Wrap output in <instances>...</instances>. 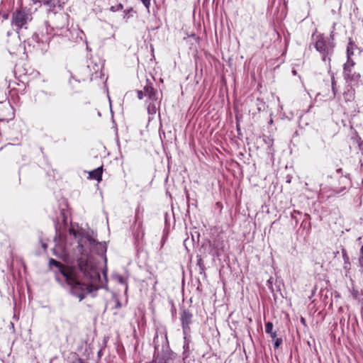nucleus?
<instances>
[{
  "instance_id": "1",
  "label": "nucleus",
  "mask_w": 363,
  "mask_h": 363,
  "mask_svg": "<svg viewBox=\"0 0 363 363\" xmlns=\"http://www.w3.org/2000/svg\"><path fill=\"white\" fill-rule=\"evenodd\" d=\"M61 216L65 229L61 230L57 225L55 226L54 254L61 257L68 256L72 243H68L67 236L75 240L77 247L73 250L75 254L81 255L77 260L79 270L87 283L79 280V276L76 269L65 266L52 258L50 259L49 264L50 267L54 266L58 269L59 272L69 286L71 294L82 301L86 294L103 287L104 281L100 275V270L96 262L89 255V251L96 250L98 254L103 255L106 251V243L99 242L90 235L89 232H85L82 229L75 230L73 228H68V235H66L67 222L65 212H61Z\"/></svg>"
},
{
  "instance_id": "2",
  "label": "nucleus",
  "mask_w": 363,
  "mask_h": 363,
  "mask_svg": "<svg viewBox=\"0 0 363 363\" xmlns=\"http://www.w3.org/2000/svg\"><path fill=\"white\" fill-rule=\"evenodd\" d=\"M174 354L171 351L169 342H161L155 345V352L152 360L145 363H174Z\"/></svg>"
},
{
  "instance_id": "3",
  "label": "nucleus",
  "mask_w": 363,
  "mask_h": 363,
  "mask_svg": "<svg viewBox=\"0 0 363 363\" xmlns=\"http://www.w3.org/2000/svg\"><path fill=\"white\" fill-rule=\"evenodd\" d=\"M334 48L333 34L329 37H324L322 34L315 35V48L322 55L324 62L330 61V56L333 52Z\"/></svg>"
},
{
  "instance_id": "4",
  "label": "nucleus",
  "mask_w": 363,
  "mask_h": 363,
  "mask_svg": "<svg viewBox=\"0 0 363 363\" xmlns=\"http://www.w3.org/2000/svg\"><path fill=\"white\" fill-rule=\"evenodd\" d=\"M31 20L30 13L24 10H16L12 14L11 25L16 30L26 29L28 22Z\"/></svg>"
},
{
  "instance_id": "5",
  "label": "nucleus",
  "mask_w": 363,
  "mask_h": 363,
  "mask_svg": "<svg viewBox=\"0 0 363 363\" xmlns=\"http://www.w3.org/2000/svg\"><path fill=\"white\" fill-rule=\"evenodd\" d=\"M354 65L355 63L353 60H349L343 66L344 79L347 82H350L351 84L357 83L360 78V74L354 71Z\"/></svg>"
},
{
  "instance_id": "6",
  "label": "nucleus",
  "mask_w": 363,
  "mask_h": 363,
  "mask_svg": "<svg viewBox=\"0 0 363 363\" xmlns=\"http://www.w3.org/2000/svg\"><path fill=\"white\" fill-rule=\"evenodd\" d=\"M180 320L182 325L183 332L185 335L184 339H186V335L190 331V325L193 322V314L187 309H184L181 312Z\"/></svg>"
},
{
  "instance_id": "7",
  "label": "nucleus",
  "mask_w": 363,
  "mask_h": 363,
  "mask_svg": "<svg viewBox=\"0 0 363 363\" xmlns=\"http://www.w3.org/2000/svg\"><path fill=\"white\" fill-rule=\"evenodd\" d=\"M27 43L28 46H33L34 48L42 51L46 50L48 47V40H44L43 36L40 37L38 33H34L33 36L28 40Z\"/></svg>"
},
{
  "instance_id": "8",
  "label": "nucleus",
  "mask_w": 363,
  "mask_h": 363,
  "mask_svg": "<svg viewBox=\"0 0 363 363\" xmlns=\"http://www.w3.org/2000/svg\"><path fill=\"white\" fill-rule=\"evenodd\" d=\"M142 216H143V213L140 212V206H138L137 208V209L135 210V222L136 224H138L137 230L134 233L135 236L136 238H139L140 233H141L142 237L144 235V232L143 230V225H142Z\"/></svg>"
},
{
  "instance_id": "9",
  "label": "nucleus",
  "mask_w": 363,
  "mask_h": 363,
  "mask_svg": "<svg viewBox=\"0 0 363 363\" xmlns=\"http://www.w3.org/2000/svg\"><path fill=\"white\" fill-rule=\"evenodd\" d=\"M145 96L147 98L149 102H155L160 101L157 96V91L150 85H146L144 87Z\"/></svg>"
},
{
  "instance_id": "10",
  "label": "nucleus",
  "mask_w": 363,
  "mask_h": 363,
  "mask_svg": "<svg viewBox=\"0 0 363 363\" xmlns=\"http://www.w3.org/2000/svg\"><path fill=\"white\" fill-rule=\"evenodd\" d=\"M160 106V101L155 102H149L147 105V113L149 115V121L154 119L157 114V110Z\"/></svg>"
},
{
  "instance_id": "11",
  "label": "nucleus",
  "mask_w": 363,
  "mask_h": 363,
  "mask_svg": "<svg viewBox=\"0 0 363 363\" xmlns=\"http://www.w3.org/2000/svg\"><path fill=\"white\" fill-rule=\"evenodd\" d=\"M38 1L43 4V5L48 6L49 12H53L55 13H57V11L55 9L57 6H58V7H61V6L58 4V0H38Z\"/></svg>"
},
{
  "instance_id": "12",
  "label": "nucleus",
  "mask_w": 363,
  "mask_h": 363,
  "mask_svg": "<svg viewBox=\"0 0 363 363\" xmlns=\"http://www.w3.org/2000/svg\"><path fill=\"white\" fill-rule=\"evenodd\" d=\"M355 91L352 85H347L343 92V98L346 102L352 101L354 99Z\"/></svg>"
},
{
  "instance_id": "13",
  "label": "nucleus",
  "mask_w": 363,
  "mask_h": 363,
  "mask_svg": "<svg viewBox=\"0 0 363 363\" xmlns=\"http://www.w3.org/2000/svg\"><path fill=\"white\" fill-rule=\"evenodd\" d=\"M89 177L91 179H96L97 181H101L102 177V169L101 167H99L91 172H89Z\"/></svg>"
},
{
  "instance_id": "14",
  "label": "nucleus",
  "mask_w": 363,
  "mask_h": 363,
  "mask_svg": "<svg viewBox=\"0 0 363 363\" xmlns=\"http://www.w3.org/2000/svg\"><path fill=\"white\" fill-rule=\"evenodd\" d=\"M69 363H87L79 358L76 353L71 354V356L69 357Z\"/></svg>"
},
{
  "instance_id": "15",
  "label": "nucleus",
  "mask_w": 363,
  "mask_h": 363,
  "mask_svg": "<svg viewBox=\"0 0 363 363\" xmlns=\"http://www.w3.org/2000/svg\"><path fill=\"white\" fill-rule=\"evenodd\" d=\"M273 328V324L270 322L267 323L265 325V332L270 334L271 337L274 339L276 337V333L272 332Z\"/></svg>"
},
{
  "instance_id": "16",
  "label": "nucleus",
  "mask_w": 363,
  "mask_h": 363,
  "mask_svg": "<svg viewBox=\"0 0 363 363\" xmlns=\"http://www.w3.org/2000/svg\"><path fill=\"white\" fill-rule=\"evenodd\" d=\"M331 86H332L333 95V97H335L337 92V82L335 79L333 74L331 76Z\"/></svg>"
},
{
  "instance_id": "17",
  "label": "nucleus",
  "mask_w": 363,
  "mask_h": 363,
  "mask_svg": "<svg viewBox=\"0 0 363 363\" xmlns=\"http://www.w3.org/2000/svg\"><path fill=\"white\" fill-rule=\"evenodd\" d=\"M352 46H353V45L352 43H350L349 45L347 46V61L352 60L351 59V56L353 55Z\"/></svg>"
},
{
  "instance_id": "18",
  "label": "nucleus",
  "mask_w": 363,
  "mask_h": 363,
  "mask_svg": "<svg viewBox=\"0 0 363 363\" xmlns=\"http://www.w3.org/2000/svg\"><path fill=\"white\" fill-rule=\"evenodd\" d=\"M123 9V4H118L116 6H111L110 8V10L112 11V12H116V11H121Z\"/></svg>"
},
{
  "instance_id": "19",
  "label": "nucleus",
  "mask_w": 363,
  "mask_h": 363,
  "mask_svg": "<svg viewBox=\"0 0 363 363\" xmlns=\"http://www.w3.org/2000/svg\"><path fill=\"white\" fill-rule=\"evenodd\" d=\"M340 183L342 184H345V185H347V184H350V181H349V179L347 177L342 176L340 178Z\"/></svg>"
},
{
  "instance_id": "20",
  "label": "nucleus",
  "mask_w": 363,
  "mask_h": 363,
  "mask_svg": "<svg viewBox=\"0 0 363 363\" xmlns=\"http://www.w3.org/2000/svg\"><path fill=\"white\" fill-rule=\"evenodd\" d=\"M342 257H343V259H344V261H345V264H350V262H349V257L347 255V252L345 250L342 249Z\"/></svg>"
},
{
  "instance_id": "21",
  "label": "nucleus",
  "mask_w": 363,
  "mask_h": 363,
  "mask_svg": "<svg viewBox=\"0 0 363 363\" xmlns=\"http://www.w3.org/2000/svg\"><path fill=\"white\" fill-rule=\"evenodd\" d=\"M359 264L361 267H363V245L360 249V257L359 259Z\"/></svg>"
},
{
  "instance_id": "22",
  "label": "nucleus",
  "mask_w": 363,
  "mask_h": 363,
  "mask_svg": "<svg viewBox=\"0 0 363 363\" xmlns=\"http://www.w3.org/2000/svg\"><path fill=\"white\" fill-rule=\"evenodd\" d=\"M141 1L143 2V4L145 6V8L149 11V8H150V0H141Z\"/></svg>"
},
{
  "instance_id": "23",
  "label": "nucleus",
  "mask_w": 363,
  "mask_h": 363,
  "mask_svg": "<svg viewBox=\"0 0 363 363\" xmlns=\"http://www.w3.org/2000/svg\"><path fill=\"white\" fill-rule=\"evenodd\" d=\"M145 96V92L143 91H138V97L139 99H143Z\"/></svg>"
},
{
  "instance_id": "24",
  "label": "nucleus",
  "mask_w": 363,
  "mask_h": 363,
  "mask_svg": "<svg viewBox=\"0 0 363 363\" xmlns=\"http://www.w3.org/2000/svg\"><path fill=\"white\" fill-rule=\"evenodd\" d=\"M116 308H121V302H120L118 300H116Z\"/></svg>"
},
{
  "instance_id": "25",
  "label": "nucleus",
  "mask_w": 363,
  "mask_h": 363,
  "mask_svg": "<svg viewBox=\"0 0 363 363\" xmlns=\"http://www.w3.org/2000/svg\"><path fill=\"white\" fill-rule=\"evenodd\" d=\"M281 342H274V348H278L280 345H281Z\"/></svg>"
},
{
  "instance_id": "26",
  "label": "nucleus",
  "mask_w": 363,
  "mask_h": 363,
  "mask_svg": "<svg viewBox=\"0 0 363 363\" xmlns=\"http://www.w3.org/2000/svg\"><path fill=\"white\" fill-rule=\"evenodd\" d=\"M42 247L44 249V250H47V247H48V245L45 242H42Z\"/></svg>"
},
{
  "instance_id": "27",
  "label": "nucleus",
  "mask_w": 363,
  "mask_h": 363,
  "mask_svg": "<svg viewBox=\"0 0 363 363\" xmlns=\"http://www.w3.org/2000/svg\"><path fill=\"white\" fill-rule=\"evenodd\" d=\"M2 17L4 18V19H8L9 18V14L8 13H4L2 15Z\"/></svg>"
},
{
  "instance_id": "28",
  "label": "nucleus",
  "mask_w": 363,
  "mask_h": 363,
  "mask_svg": "<svg viewBox=\"0 0 363 363\" xmlns=\"http://www.w3.org/2000/svg\"><path fill=\"white\" fill-rule=\"evenodd\" d=\"M118 281L121 284H123L124 283V280H123V278L122 277H119L118 278Z\"/></svg>"
},
{
  "instance_id": "29",
  "label": "nucleus",
  "mask_w": 363,
  "mask_h": 363,
  "mask_svg": "<svg viewBox=\"0 0 363 363\" xmlns=\"http://www.w3.org/2000/svg\"><path fill=\"white\" fill-rule=\"evenodd\" d=\"M74 79L73 77L71 76L70 79H69V83L70 85H72V80Z\"/></svg>"
},
{
  "instance_id": "30",
  "label": "nucleus",
  "mask_w": 363,
  "mask_h": 363,
  "mask_svg": "<svg viewBox=\"0 0 363 363\" xmlns=\"http://www.w3.org/2000/svg\"><path fill=\"white\" fill-rule=\"evenodd\" d=\"M301 321L303 324H305V319L303 318H301Z\"/></svg>"
},
{
  "instance_id": "31",
  "label": "nucleus",
  "mask_w": 363,
  "mask_h": 363,
  "mask_svg": "<svg viewBox=\"0 0 363 363\" xmlns=\"http://www.w3.org/2000/svg\"><path fill=\"white\" fill-rule=\"evenodd\" d=\"M332 188H337V186L335 184H330Z\"/></svg>"
},
{
  "instance_id": "32",
  "label": "nucleus",
  "mask_w": 363,
  "mask_h": 363,
  "mask_svg": "<svg viewBox=\"0 0 363 363\" xmlns=\"http://www.w3.org/2000/svg\"><path fill=\"white\" fill-rule=\"evenodd\" d=\"M341 171H342V169H337V173H339V172H341Z\"/></svg>"
},
{
  "instance_id": "33",
  "label": "nucleus",
  "mask_w": 363,
  "mask_h": 363,
  "mask_svg": "<svg viewBox=\"0 0 363 363\" xmlns=\"http://www.w3.org/2000/svg\"><path fill=\"white\" fill-rule=\"evenodd\" d=\"M104 279L106 280V273H104Z\"/></svg>"
},
{
  "instance_id": "34",
  "label": "nucleus",
  "mask_w": 363,
  "mask_h": 363,
  "mask_svg": "<svg viewBox=\"0 0 363 363\" xmlns=\"http://www.w3.org/2000/svg\"><path fill=\"white\" fill-rule=\"evenodd\" d=\"M308 346H309V347H311V342H310V341H308Z\"/></svg>"
},
{
  "instance_id": "35",
  "label": "nucleus",
  "mask_w": 363,
  "mask_h": 363,
  "mask_svg": "<svg viewBox=\"0 0 363 363\" xmlns=\"http://www.w3.org/2000/svg\"><path fill=\"white\" fill-rule=\"evenodd\" d=\"M275 340L279 341V340H281V339H280V338H277V339H276Z\"/></svg>"
},
{
  "instance_id": "36",
  "label": "nucleus",
  "mask_w": 363,
  "mask_h": 363,
  "mask_svg": "<svg viewBox=\"0 0 363 363\" xmlns=\"http://www.w3.org/2000/svg\"><path fill=\"white\" fill-rule=\"evenodd\" d=\"M74 82H75L76 83H79V81H77V80H74Z\"/></svg>"
}]
</instances>
